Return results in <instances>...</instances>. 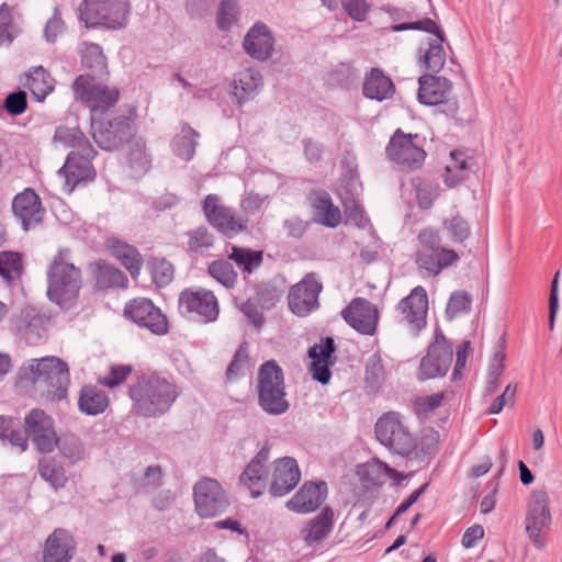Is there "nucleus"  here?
Masks as SVG:
<instances>
[{"instance_id":"obj_1","label":"nucleus","mask_w":562,"mask_h":562,"mask_svg":"<svg viewBox=\"0 0 562 562\" xmlns=\"http://www.w3.org/2000/svg\"><path fill=\"white\" fill-rule=\"evenodd\" d=\"M132 412L145 418H158L168 413L179 396L177 385L158 373L143 374L130 385Z\"/></svg>"},{"instance_id":"obj_2","label":"nucleus","mask_w":562,"mask_h":562,"mask_svg":"<svg viewBox=\"0 0 562 562\" xmlns=\"http://www.w3.org/2000/svg\"><path fill=\"white\" fill-rule=\"evenodd\" d=\"M19 379L54 401L65 400L70 384L68 364L56 356L24 362L19 370Z\"/></svg>"},{"instance_id":"obj_3","label":"nucleus","mask_w":562,"mask_h":562,"mask_svg":"<svg viewBox=\"0 0 562 562\" xmlns=\"http://www.w3.org/2000/svg\"><path fill=\"white\" fill-rule=\"evenodd\" d=\"M68 254L59 250L47 271V296L64 310L74 306L81 288V271L69 262Z\"/></svg>"},{"instance_id":"obj_4","label":"nucleus","mask_w":562,"mask_h":562,"mask_svg":"<svg viewBox=\"0 0 562 562\" xmlns=\"http://www.w3.org/2000/svg\"><path fill=\"white\" fill-rule=\"evenodd\" d=\"M258 404L269 415L279 416L288 412L284 374L274 360L262 363L257 380Z\"/></svg>"},{"instance_id":"obj_5","label":"nucleus","mask_w":562,"mask_h":562,"mask_svg":"<svg viewBox=\"0 0 562 562\" xmlns=\"http://www.w3.org/2000/svg\"><path fill=\"white\" fill-rule=\"evenodd\" d=\"M417 240L415 261L418 269L429 277L438 276L460 259L454 249L442 246L439 232L431 227L423 228Z\"/></svg>"},{"instance_id":"obj_6","label":"nucleus","mask_w":562,"mask_h":562,"mask_svg":"<svg viewBox=\"0 0 562 562\" xmlns=\"http://www.w3.org/2000/svg\"><path fill=\"white\" fill-rule=\"evenodd\" d=\"M130 9L127 0H83L80 20L87 27L119 30L126 26Z\"/></svg>"},{"instance_id":"obj_7","label":"nucleus","mask_w":562,"mask_h":562,"mask_svg":"<svg viewBox=\"0 0 562 562\" xmlns=\"http://www.w3.org/2000/svg\"><path fill=\"white\" fill-rule=\"evenodd\" d=\"M375 437L390 451L403 457L412 454L417 448L416 438L396 412L385 413L378 419Z\"/></svg>"},{"instance_id":"obj_8","label":"nucleus","mask_w":562,"mask_h":562,"mask_svg":"<svg viewBox=\"0 0 562 562\" xmlns=\"http://www.w3.org/2000/svg\"><path fill=\"white\" fill-rule=\"evenodd\" d=\"M178 310L182 316L203 324L215 322L220 314L216 296L202 288L181 291L178 297Z\"/></svg>"},{"instance_id":"obj_9","label":"nucleus","mask_w":562,"mask_h":562,"mask_svg":"<svg viewBox=\"0 0 562 562\" xmlns=\"http://www.w3.org/2000/svg\"><path fill=\"white\" fill-rule=\"evenodd\" d=\"M92 138L104 150H115L130 142L135 134L133 120L127 115H117L106 122L91 119Z\"/></svg>"},{"instance_id":"obj_10","label":"nucleus","mask_w":562,"mask_h":562,"mask_svg":"<svg viewBox=\"0 0 562 562\" xmlns=\"http://www.w3.org/2000/svg\"><path fill=\"white\" fill-rule=\"evenodd\" d=\"M193 499L195 512L202 518L221 515L229 506L226 491L217 480L211 477H202L194 484Z\"/></svg>"},{"instance_id":"obj_11","label":"nucleus","mask_w":562,"mask_h":562,"mask_svg":"<svg viewBox=\"0 0 562 562\" xmlns=\"http://www.w3.org/2000/svg\"><path fill=\"white\" fill-rule=\"evenodd\" d=\"M98 78L81 75L72 83L75 97L80 99L94 114L104 112L119 100V90L97 81Z\"/></svg>"},{"instance_id":"obj_12","label":"nucleus","mask_w":562,"mask_h":562,"mask_svg":"<svg viewBox=\"0 0 562 562\" xmlns=\"http://www.w3.org/2000/svg\"><path fill=\"white\" fill-rule=\"evenodd\" d=\"M552 522L550 497L544 490H536L530 494L526 513V532L536 548L542 549L544 541L542 533Z\"/></svg>"},{"instance_id":"obj_13","label":"nucleus","mask_w":562,"mask_h":562,"mask_svg":"<svg viewBox=\"0 0 562 562\" xmlns=\"http://www.w3.org/2000/svg\"><path fill=\"white\" fill-rule=\"evenodd\" d=\"M95 155L97 151L92 146L68 154L64 166L58 170V176L64 179V192L70 194L78 184L95 178V170L91 164Z\"/></svg>"},{"instance_id":"obj_14","label":"nucleus","mask_w":562,"mask_h":562,"mask_svg":"<svg viewBox=\"0 0 562 562\" xmlns=\"http://www.w3.org/2000/svg\"><path fill=\"white\" fill-rule=\"evenodd\" d=\"M24 431L41 453H50L57 446L54 420L43 409L34 408L25 415Z\"/></svg>"},{"instance_id":"obj_15","label":"nucleus","mask_w":562,"mask_h":562,"mask_svg":"<svg viewBox=\"0 0 562 562\" xmlns=\"http://www.w3.org/2000/svg\"><path fill=\"white\" fill-rule=\"evenodd\" d=\"M418 139L417 134H405L402 130H396L386 146L389 159L402 168H418L426 157Z\"/></svg>"},{"instance_id":"obj_16","label":"nucleus","mask_w":562,"mask_h":562,"mask_svg":"<svg viewBox=\"0 0 562 562\" xmlns=\"http://www.w3.org/2000/svg\"><path fill=\"white\" fill-rule=\"evenodd\" d=\"M398 322L417 335L426 326L428 312V295L426 290L418 285L402 299L396 306Z\"/></svg>"},{"instance_id":"obj_17","label":"nucleus","mask_w":562,"mask_h":562,"mask_svg":"<svg viewBox=\"0 0 562 562\" xmlns=\"http://www.w3.org/2000/svg\"><path fill=\"white\" fill-rule=\"evenodd\" d=\"M203 212L207 222L228 237L246 228L245 221L237 216L233 209L224 205L216 194L205 196L203 201Z\"/></svg>"},{"instance_id":"obj_18","label":"nucleus","mask_w":562,"mask_h":562,"mask_svg":"<svg viewBox=\"0 0 562 562\" xmlns=\"http://www.w3.org/2000/svg\"><path fill=\"white\" fill-rule=\"evenodd\" d=\"M49 318L34 306H26L11 319L12 330L30 345L40 344L47 330Z\"/></svg>"},{"instance_id":"obj_19","label":"nucleus","mask_w":562,"mask_h":562,"mask_svg":"<svg viewBox=\"0 0 562 562\" xmlns=\"http://www.w3.org/2000/svg\"><path fill=\"white\" fill-rule=\"evenodd\" d=\"M124 314L135 324L149 329L154 334L162 335L167 333L166 316L148 299L138 297L130 301L125 305Z\"/></svg>"},{"instance_id":"obj_20","label":"nucleus","mask_w":562,"mask_h":562,"mask_svg":"<svg viewBox=\"0 0 562 562\" xmlns=\"http://www.w3.org/2000/svg\"><path fill=\"white\" fill-rule=\"evenodd\" d=\"M323 289L314 272L307 273L289 292L290 310L297 316H305L318 306V295Z\"/></svg>"},{"instance_id":"obj_21","label":"nucleus","mask_w":562,"mask_h":562,"mask_svg":"<svg viewBox=\"0 0 562 562\" xmlns=\"http://www.w3.org/2000/svg\"><path fill=\"white\" fill-rule=\"evenodd\" d=\"M342 318L362 335H373L376 329L379 313L376 306L363 297H357L342 310Z\"/></svg>"},{"instance_id":"obj_22","label":"nucleus","mask_w":562,"mask_h":562,"mask_svg":"<svg viewBox=\"0 0 562 562\" xmlns=\"http://www.w3.org/2000/svg\"><path fill=\"white\" fill-rule=\"evenodd\" d=\"M276 37L263 22H256L245 34L243 48L257 61H267L274 53Z\"/></svg>"},{"instance_id":"obj_23","label":"nucleus","mask_w":562,"mask_h":562,"mask_svg":"<svg viewBox=\"0 0 562 562\" xmlns=\"http://www.w3.org/2000/svg\"><path fill=\"white\" fill-rule=\"evenodd\" d=\"M452 362V349L442 341L430 345L427 355L422 358L418 379L422 381L446 375Z\"/></svg>"},{"instance_id":"obj_24","label":"nucleus","mask_w":562,"mask_h":562,"mask_svg":"<svg viewBox=\"0 0 562 562\" xmlns=\"http://www.w3.org/2000/svg\"><path fill=\"white\" fill-rule=\"evenodd\" d=\"M12 212L24 231H29L43 220L44 207L36 192L26 188L12 200Z\"/></svg>"},{"instance_id":"obj_25","label":"nucleus","mask_w":562,"mask_h":562,"mask_svg":"<svg viewBox=\"0 0 562 562\" xmlns=\"http://www.w3.org/2000/svg\"><path fill=\"white\" fill-rule=\"evenodd\" d=\"M301 480V471L295 459L283 457L273 465L269 492L274 497H281L293 491Z\"/></svg>"},{"instance_id":"obj_26","label":"nucleus","mask_w":562,"mask_h":562,"mask_svg":"<svg viewBox=\"0 0 562 562\" xmlns=\"http://www.w3.org/2000/svg\"><path fill=\"white\" fill-rule=\"evenodd\" d=\"M326 483H304L302 487L286 502V507L297 514H308L316 510L326 498Z\"/></svg>"},{"instance_id":"obj_27","label":"nucleus","mask_w":562,"mask_h":562,"mask_svg":"<svg viewBox=\"0 0 562 562\" xmlns=\"http://www.w3.org/2000/svg\"><path fill=\"white\" fill-rule=\"evenodd\" d=\"M76 542L69 531L55 529L46 539L43 550V562H70L75 553Z\"/></svg>"},{"instance_id":"obj_28","label":"nucleus","mask_w":562,"mask_h":562,"mask_svg":"<svg viewBox=\"0 0 562 562\" xmlns=\"http://www.w3.org/2000/svg\"><path fill=\"white\" fill-rule=\"evenodd\" d=\"M335 352V342L331 337H326L319 344L308 349V357L312 359L311 372L313 379L322 384H327L331 373L329 367L334 364L331 356Z\"/></svg>"},{"instance_id":"obj_29","label":"nucleus","mask_w":562,"mask_h":562,"mask_svg":"<svg viewBox=\"0 0 562 562\" xmlns=\"http://www.w3.org/2000/svg\"><path fill=\"white\" fill-rule=\"evenodd\" d=\"M263 88V77L256 68H246L236 74L233 81V99L239 105L254 100Z\"/></svg>"},{"instance_id":"obj_30","label":"nucleus","mask_w":562,"mask_h":562,"mask_svg":"<svg viewBox=\"0 0 562 562\" xmlns=\"http://www.w3.org/2000/svg\"><path fill=\"white\" fill-rule=\"evenodd\" d=\"M268 460V450H260L240 474V483L249 488L254 498L260 496L267 486Z\"/></svg>"},{"instance_id":"obj_31","label":"nucleus","mask_w":562,"mask_h":562,"mask_svg":"<svg viewBox=\"0 0 562 562\" xmlns=\"http://www.w3.org/2000/svg\"><path fill=\"white\" fill-rule=\"evenodd\" d=\"M418 83V100L425 105L442 104L452 87L447 78L432 75L422 76Z\"/></svg>"},{"instance_id":"obj_32","label":"nucleus","mask_w":562,"mask_h":562,"mask_svg":"<svg viewBox=\"0 0 562 562\" xmlns=\"http://www.w3.org/2000/svg\"><path fill=\"white\" fill-rule=\"evenodd\" d=\"M36 101H43L54 90V79L43 66L31 67L21 79Z\"/></svg>"},{"instance_id":"obj_33","label":"nucleus","mask_w":562,"mask_h":562,"mask_svg":"<svg viewBox=\"0 0 562 562\" xmlns=\"http://www.w3.org/2000/svg\"><path fill=\"white\" fill-rule=\"evenodd\" d=\"M395 92L392 80L380 69L373 68L366 76L363 94L372 100L383 101L391 98Z\"/></svg>"},{"instance_id":"obj_34","label":"nucleus","mask_w":562,"mask_h":562,"mask_svg":"<svg viewBox=\"0 0 562 562\" xmlns=\"http://www.w3.org/2000/svg\"><path fill=\"white\" fill-rule=\"evenodd\" d=\"M312 206L315 222L331 228L339 225L341 221L340 210L334 205L328 193L319 192L315 194Z\"/></svg>"},{"instance_id":"obj_35","label":"nucleus","mask_w":562,"mask_h":562,"mask_svg":"<svg viewBox=\"0 0 562 562\" xmlns=\"http://www.w3.org/2000/svg\"><path fill=\"white\" fill-rule=\"evenodd\" d=\"M199 137L200 134L189 124H182L180 133L171 142L173 154L184 161H190L195 155Z\"/></svg>"},{"instance_id":"obj_36","label":"nucleus","mask_w":562,"mask_h":562,"mask_svg":"<svg viewBox=\"0 0 562 562\" xmlns=\"http://www.w3.org/2000/svg\"><path fill=\"white\" fill-rule=\"evenodd\" d=\"M81 63L89 71L86 75L90 77L102 79L108 75L106 58L98 44H85L81 50Z\"/></svg>"},{"instance_id":"obj_37","label":"nucleus","mask_w":562,"mask_h":562,"mask_svg":"<svg viewBox=\"0 0 562 562\" xmlns=\"http://www.w3.org/2000/svg\"><path fill=\"white\" fill-rule=\"evenodd\" d=\"M78 405L82 413L94 416L106 409L109 401L103 391L93 385H86L81 389Z\"/></svg>"},{"instance_id":"obj_38","label":"nucleus","mask_w":562,"mask_h":562,"mask_svg":"<svg viewBox=\"0 0 562 562\" xmlns=\"http://www.w3.org/2000/svg\"><path fill=\"white\" fill-rule=\"evenodd\" d=\"M110 248L113 256L126 268L132 278L136 279L143 266V259L138 250L120 240H114Z\"/></svg>"},{"instance_id":"obj_39","label":"nucleus","mask_w":562,"mask_h":562,"mask_svg":"<svg viewBox=\"0 0 562 562\" xmlns=\"http://www.w3.org/2000/svg\"><path fill=\"white\" fill-rule=\"evenodd\" d=\"M333 518V510L328 507H325L322 509L319 515L310 522L304 537L308 546H316L329 535L334 525Z\"/></svg>"},{"instance_id":"obj_40","label":"nucleus","mask_w":562,"mask_h":562,"mask_svg":"<svg viewBox=\"0 0 562 562\" xmlns=\"http://www.w3.org/2000/svg\"><path fill=\"white\" fill-rule=\"evenodd\" d=\"M95 267V284L99 289L126 288L128 279L123 271L114 266L99 261Z\"/></svg>"},{"instance_id":"obj_41","label":"nucleus","mask_w":562,"mask_h":562,"mask_svg":"<svg viewBox=\"0 0 562 562\" xmlns=\"http://www.w3.org/2000/svg\"><path fill=\"white\" fill-rule=\"evenodd\" d=\"M443 42L445 35H439V38L428 41L427 48L419 49L420 60L431 72H439L445 66L447 55L442 46Z\"/></svg>"},{"instance_id":"obj_42","label":"nucleus","mask_w":562,"mask_h":562,"mask_svg":"<svg viewBox=\"0 0 562 562\" xmlns=\"http://www.w3.org/2000/svg\"><path fill=\"white\" fill-rule=\"evenodd\" d=\"M395 473V470L378 459L368 461L358 471L362 481L374 486L383 485Z\"/></svg>"},{"instance_id":"obj_43","label":"nucleus","mask_w":562,"mask_h":562,"mask_svg":"<svg viewBox=\"0 0 562 562\" xmlns=\"http://www.w3.org/2000/svg\"><path fill=\"white\" fill-rule=\"evenodd\" d=\"M38 473L54 490L64 487L67 482L64 467L54 458H41L38 461Z\"/></svg>"},{"instance_id":"obj_44","label":"nucleus","mask_w":562,"mask_h":562,"mask_svg":"<svg viewBox=\"0 0 562 562\" xmlns=\"http://www.w3.org/2000/svg\"><path fill=\"white\" fill-rule=\"evenodd\" d=\"M54 140L60 143L64 147L72 148L71 151H80L86 146H91L88 138L77 126H59L54 134Z\"/></svg>"},{"instance_id":"obj_45","label":"nucleus","mask_w":562,"mask_h":562,"mask_svg":"<svg viewBox=\"0 0 562 562\" xmlns=\"http://www.w3.org/2000/svg\"><path fill=\"white\" fill-rule=\"evenodd\" d=\"M442 229L452 244H463L471 235L469 223L459 214L445 218Z\"/></svg>"},{"instance_id":"obj_46","label":"nucleus","mask_w":562,"mask_h":562,"mask_svg":"<svg viewBox=\"0 0 562 562\" xmlns=\"http://www.w3.org/2000/svg\"><path fill=\"white\" fill-rule=\"evenodd\" d=\"M61 456L75 464L86 458V448L81 439L75 435H65L58 438L57 446Z\"/></svg>"},{"instance_id":"obj_47","label":"nucleus","mask_w":562,"mask_h":562,"mask_svg":"<svg viewBox=\"0 0 562 562\" xmlns=\"http://www.w3.org/2000/svg\"><path fill=\"white\" fill-rule=\"evenodd\" d=\"M229 259L243 269V271L251 273L262 263V251L234 246Z\"/></svg>"},{"instance_id":"obj_48","label":"nucleus","mask_w":562,"mask_h":562,"mask_svg":"<svg viewBox=\"0 0 562 562\" xmlns=\"http://www.w3.org/2000/svg\"><path fill=\"white\" fill-rule=\"evenodd\" d=\"M468 167L464 154L460 150L450 153V162L446 166L445 183L452 188L464 179V172Z\"/></svg>"},{"instance_id":"obj_49","label":"nucleus","mask_w":562,"mask_h":562,"mask_svg":"<svg viewBox=\"0 0 562 562\" xmlns=\"http://www.w3.org/2000/svg\"><path fill=\"white\" fill-rule=\"evenodd\" d=\"M239 8L237 0H222L216 14L217 26L223 32L231 31L238 22Z\"/></svg>"},{"instance_id":"obj_50","label":"nucleus","mask_w":562,"mask_h":562,"mask_svg":"<svg viewBox=\"0 0 562 562\" xmlns=\"http://www.w3.org/2000/svg\"><path fill=\"white\" fill-rule=\"evenodd\" d=\"M342 206L347 223H351L363 229L370 226V221L367 217L362 205L355 196L342 198Z\"/></svg>"},{"instance_id":"obj_51","label":"nucleus","mask_w":562,"mask_h":562,"mask_svg":"<svg viewBox=\"0 0 562 562\" xmlns=\"http://www.w3.org/2000/svg\"><path fill=\"white\" fill-rule=\"evenodd\" d=\"M504 361H505V353L503 351H497L487 371L486 376V385H485V395H492L494 394L499 385L501 376L504 373Z\"/></svg>"},{"instance_id":"obj_52","label":"nucleus","mask_w":562,"mask_h":562,"mask_svg":"<svg viewBox=\"0 0 562 562\" xmlns=\"http://www.w3.org/2000/svg\"><path fill=\"white\" fill-rule=\"evenodd\" d=\"M209 273L225 288H233L237 280L233 266L226 260H216L209 266Z\"/></svg>"},{"instance_id":"obj_53","label":"nucleus","mask_w":562,"mask_h":562,"mask_svg":"<svg viewBox=\"0 0 562 562\" xmlns=\"http://www.w3.org/2000/svg\"><path fill=\"white\" fill-rule=\"evenodd\" d=\"M472 305V296L465 291L452 292L446 307V315L449 319L467 314Z\"/></svg>"},{"instance_id":"obj_54","label":"nucleus","mask_w":562,"mask_h":562,"mask_svg":"<svg viewBox=\"0 0 562 562\" xmlns=\"http://www.w3.org/2000/svg\"><path fill=\"white\" fill-rule=\"evenodd\" d=\"M22 271V259L20 254L12 251L0 252V276L7 280L12 281L19 277Z\"/></svg>"},{"instance_id":"obj_55","label":"nucleus","mask_w":562,"mask_h":562,"mask_svg":"<svg viewBox=\"0 0 562 562\" xmlns=\"http://www.w3.org/2000/svg\"><path fill=\"white\" fill-rule=\"evenodd\" d=\"M385 381V370L379 356H371L366 366V382L372 390L381 387Z\"/></svg>"},{"instance_id":"obj_56","label":"nucleus","mask_w":562,"mask_h":562,"mask_svg":"<svg viewBox=\"0 0 562 562\" xmlns=\"http://www.w3.org/2000/svg\"><path fill=\"white\" fill-rule=\"evenodd\" d=\"M150 273L155 284L164 288L173 279V267L165 259L155 260L150 263Z\"/></svg>"},{"instance_id":"obj_57","label":"nucleus","mask_w":562,"mask_h":562,"mask_svg":"<svg viewBox=\"0 0 562 562\" xmlns=\"http://www.w3.org/2000/svg\"><path fill=\"white\" fill-rule=\"evenodd\" d=\"M18 29L12 23L10 8L3 3L0 5V46L10 44L18 35Z\"/></svg>"},{"instance_id":"obj_58","label":"nucleus","mask_w":562,"mask_h":562,"mask_svg":"<svg viewBox=\"0 0 562 562\" xmlns=\"http://www.w3.org/2000/svg\"><path fill=\"white\" fill-rule=\"evenodd\" d=\"M130 166L135 172L144 173L148 170L150 158L145 150V145L140 142H135L128 154Z\"/></svg>"},{"instance_id":"obj_59","label":"nucleus","mask_w":562,"mask_h":562,"mask_svg":"<svg viewBox=\"0 0 562 562\" xmlns=\"http://www.w3.org/2000/svg\"><path fill=\"white\" fill-rule=\"evenodd\" d=\"M392 30L394 32H402L408 30L424 31L426 33L436 35V38H439V35H443L437 23L429 18L416 22L395 24L392 26Z\"/></svg>"},{"instance_id":"obj_60","label":"nucleus","mask_w":562,"mask_h":562,"mask_svg":"<svg viewBox=\"0 0 562 562\" xmlns=\"http://www.w3.org/2000/svg\"><path fill=\"white\" fill-rule=\"evenodd\" d=\"M248 369V355L240 348L237 350L233 360L231 361L226 370V376L228 380H236L240 376H244L247 373Z\"/></svg>"},{"instance_id":"obj_61","label":"nucleus","mask_w":562,"mask_h":562,"mask_svg":"<svg viewBox=\"0 0 562 562\" xmlns=\"http://www.w3.org/2000/svg\"><path fill=\"white\" fill-rule=\"evenodd\" d=\"M189 237V248L195 252L202 251L213 245V236L205 227H199L190 232Z\"/></svg>"},{"instance_id":"obj_62","label":"nucleus","mask_w":562,"mask_h":562,"mask_svg":"<svg viewBox=\"0 0 562 562\" xmlns=\"http://www.w3.org/2000/svg\"><path fill=\"white\" fill-rule=\"evenodd\" d=\"M254 299L259 303L260 310H270L280 300L278 290L272 285H260Z\"/></svg>"},{"instance_id":"obj_63","label":"nucleus","mask_w":562,"mask_h":562,"mask_svg":"<svg viewBox=\"0 0 562 562\" xmlns=\"http://www.w3.org/2000/svg\"><path fill=\"white\" fill-rule=\"evenodd\" d=\"M132 370L133 368L130 364L112 366L109 374L104 376L101 382L103 385L113 389L123 383L132 373Z\"/></svg>"},{"instance_id":"obj_64","label":"nucleus","mask_w":562,"mask_h":562,"mask_svg":"<svg viewBox=\"0 0 562 562\" xmlns=\"http://www.w3.org/2000/svg\"><path fill=\"white\" fill-rule=\"evenodd\" d=\"M239 311L254 324L255 327L260 328L263 324V315L260 310L259 303L250 297L238 305Z\"/></svg>"}]
</instances>
